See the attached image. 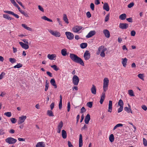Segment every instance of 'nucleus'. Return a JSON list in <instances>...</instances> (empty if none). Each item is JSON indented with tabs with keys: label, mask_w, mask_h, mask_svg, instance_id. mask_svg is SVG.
Wrapping results in <instances>:
<instances>
[{
	"label": "nucleus",
	"mask_w": 147,
	"mask_h": 147,
	"mask_svg": "<svg viewBox=\"0 0 147 147\" xmlns=\"http://www.w3.org/2000/svg\"><path fill=\"white\" fill-rule=\"evenodd\" d=\"M69 57L74 62L83 65V60L76 55L73 53H70Z\"/></svg>",
	"instance_id": "f257e3e1"
},
{
	"label": "nucleus",
	"mask_w": 147,
	"mask_h": 147,
	"mask_svg": "<svg viewBox=\"0 0 147 147\" xmlns=\"http://www.w3.org/2000/svg\"><path fill=\"white\" fill-rule=\"evenodd\" d=\"M101 50H102V51L100 53V55L102 57H104L105 56V52L107 50V49L106 48H105L103 46H101L98 48L97 54V55L99 54Z\"/></svg>",
	"instance_id": "f03ea898"
},
{
	"label": "nucleus",
	"mask_w": 147,
	"mask_h": 147,
	"mask_svg": "<svg viewBox=\"0 0 147 147\" xmlns=\"http://www.w3.org/2000/svg\"><path fill=\"white\" fill-rule=\"evenodd\" d=\"M109 80L107 78H105L103 80V89L104 92L108 90Z\"/></svg>",
	"instance_id": "7ed1b4c3"
},
{
	"label": "nucleus",
	"mask_w": 147,
	"mask_h": 147,
	"mask_svg": "<svg viewBox=\"0 0 147 147\" xmlns=\"http://www.w3.org/2000/svg\"><path fill=\"white\" fill-rule=\"evenodd\" d=\"M5 141L7 143L9 144H14L16 142L17 140L16 139L12 137H9L5 140Z\"/></svg>",
	"instance_id": "20e7f679"
},
{
	"label": "nucleus",
	"mask_w": 147,
	"mask_h": 147,
	"mask_svg": "<svg viewBox=\"0 0 147 147\" xmlns=\"http://www.w3.org/2000/svg\"><path fill=\"white\" fill-rule=\"evenodd\" d=\"M49 32L53 36L56 37H59L61 36V34L57 31H54L51 30H49Z\"/></svg>",
	"instance_id": "39448f33"
},
{
	"label": "nucleus",
	"mask_w": 147,
	"mask_h": 147,
	"mask_svg": "<svg viewBox=\"0 0 147 147\" xmlns=\"http://www.w3.org/2000/svg\"><path fill=\"white\" fill-rule=\"evenodd\" d=\"M79 81V79L77 76L74 75L72 78V82L75 86L78 85Z\"/></svg>",
	"instance_id": "423d86ee"
},
{
	"label": "nucleus",
	"mask_w": 147,
	"mask_h": 147,
	"mask_svg": "<svg viewBox=\"0 0 147 147\" xmlns=\"http://www.w3.org/2000/svg\"><path fill=\"white\" fill-rule=\"evenodd\" d=\"M27 118L26 116L22 115L19 118V120L18 121V124H21L23 123Z\"/></svg>",
	"instance_id": "0eeeda50"
},
{
	"label": "nucleus",
	"mask_w": 147,
	"mask_h": 147,
	"mask_svg": "<svg viewBox=\"0 0 147 147\" xmlns=\"http://www.w3.org/2000/svg\"><path fill=\"white\" fill-rule=\"evenodd\" d=\"M65 34L68 39L71 40L74 38V35L72 33L69 32H65Z\"/></svg>",
	"instance_id": "6e6552de"
},
{
	"label": "nucleus",
	"mask_w": 147,
	"mask_h": 147,
	"mask_svg": "<svg viewBox=\"0 0 147 147\" xmlns=\"http://www.w3.org/2000/svg\"><path fill=\"white\" fill-rule=\"evenodd\" d=\"M82 28V26H76L72 28V30L74 32L76 33L78 32Z\"/></svg>",
	"instance_id": "1a4fd4ad"
},
{
	"label": "nucleus",
	"mask_w": 147,
	"mask_h": 147,
	"mask_svg": "<svg viewBox=\"0 0 147 147\" xmlns=\"http://www.w3.org/2000/svg\"><path fill=\"white\" fill-rule=\"evenodd\" d=\"M90 57V54L88 51H86L85 52L84 57L85 60H88L89 59Z\"/></svg>",
	"instance_id": "9d476101"
},
{
	"label": "nucleus",
	"mask_w": 147,
	"mask_h": 147,
	"mask_svg": "<svg viewBox=\"0 0 147 147\" xmlns=\"http://www.w3.org/2000/svg\"><path fill=\"white\" fill-rule=\"evenodd\" d=\"M128 27V24L126 23H120L119 27L122 29H125Z\"/></svg>",
	"instance_id": "9b49d317"
},
{
	"label": "nucleus",
	"mask_w": 147,
	"mask_h": 147,
	"mask_svg": "<svg viewBox=\"0 0 147 147\" xmlns=\"http://www.w3.org/2000/svg\"><path fill=\"white\" fill-rule=\"evenodd\" d=\"M103 32L105 37L108 38L110 37V33L108 30L107 29H104L103 30Z\"/></svg>",
	"instance_id": "f8f14e48"
},
{
	"label": "nucleus",
	"mask_w": 147,
	"mask_h": 147,
	"mask_svg": "<svg viewBox=\"0 0 147 147\" xmlns=\"http://www.w3.org/2000/svg\"><path fill=\"white\" fill-rule=\"evenodd\" d=\"M95 34L96 32L95 30H92L89 32L86 37L87 38H90L94 35Z\"/></svg>",
	"instance_id": "ddd939ff"
},
{
	"label": "nucleus",
	"mask_w": 147,
	"mask_h": 147,
	"mask_svg": "<svg viewBox=\"0 0 147 147\" xmlns=\"http://www.w3.org/2000/svg\"><path fill=\"white\" fill-rule=\"evenodd\" d=\"M19 43L22 48L25 49H27L29 48L28 44H24L22 42H20Z\"/></svg>",
	"instance_id": "4468645a"
},
{
	"label": "nucleus",
	"mask_w": 147,
	"mask_h": 147,
	"mask_svg": "<svg viewBox=\"0 0 147 147\" xmlns=\"http://www.w3.org/2000/svg\"><path fill=\"white\" fill-rule=\"evenodd\" d=\"M63 126V123L62 121H60L59 123L57 129V132L60 133H61V129Z\"/></svg>",
	"instance_id": "2eb2a0df"
},
{
	"label": "nucleus",
	"mask_w": 147,
	"mask_h": 147,
	"mask_svg": "<svg viewBox=\"0 0 147 147\" xmlns=\"http://www.w3.org/2000/svg\"><path fill=\"white\" fill-rule=\"evenodd\" d=\"M90 119V116L89 114H88L85 117L84 119V122L86 124H88Z\"/></svg>",
	"instance_id": "dca6fc26"
},
{
	"label": "nucleus",
	"mask_w": 147,
	"mask_h": 147,
	"mask_svg": "<svg viewBox=\"0 0 147 147\" xmlns=\"http://www.w3.org/2000/svg\"><path fill=\"white\" fill-rule=\"evenodd\" d=\"M121 60V63L123 66L124 67H126L127 65V59L126 58H122Z\"/></svg>",
	"instance_id": "f3484780"
},
{
	"label": "nucleus",
	"mask_w": 147,
	"mask_h": 147,
	"mask_svg": "<svg viewBox=\"0 0 147 147\" xmlns=\"http://www.w3.org/2000/svg\"><path fill=\"white\" fill-rule=\"evenodd\" d=\"M103 8V9L107 11H109L110 9L109 6L107 3H104Z\"/></svg>",
	"instance_id": "a211bd4d"
},
{
	"label": "nucleus",
	"mask_w": 147,
	"mask_h": 147,
	"mask_svg": "<svg viewBox=\"0 0 147 147\" xmlns=\"http://www.w3.org/2000/svg\"><path fill=\"white\" fill-rule=\"evenodd\" d=\"M112 102L111 100H109V107L108 111L111 113L112 111Z\"/></svg>",
	"instance_id": "6ab92c4d"
},
{
	"label": "nucleus",
	"mask_w": 147,
	"mask_h": 147,
	"mask_svg": "<svg viewBox=\"0 0 147 147\" xmlns=\"http://www.w3.org/2000/svg\"><path fill=\"white\" fill-rule=\"evenodd\" d=\"M96 86L94 85H92L91 88V92L94 94H96Z\"/></svg>",
	"instance_id": "aec40b11"
},
{
	"label": "nucleus",
	"mask_w": 147,
	"mask_h": 147,
	"mask_svg": "<svg viewBox=\"0 0 147 147\" xmlns=\"http://www.w3.org/2000/svg\"><path fill=\"white\" fill-rule=\"evenodd\" d=\"M56 57V55L55 54H49L47 55V57L50 60H55V58Z\"/></svg>",
	"instance_id": "412c9836"
},
{
	"label": "nucleus",
	"mask_w": 147,
	"mask_h": 147,
	"mask_svg": "<svg viewBox=\"0 0 147 147\" xmlns=\"http://www.w3.org/2000/svg\"><path fill=\"white\" fill-rule=\"evenodd\" d=\"M83 145L82 143V134H80V135L79 139V147H81Z\"/></svg>",
	"instance_id": "4be33fe9"
},
{
	"label": "nucleus",
	"mask_w": 147,
	"mask_h": 147,
	"mask_svg": "<svg viewBox=\"0 0 147 147\" xmlns=\"http://www.w3.org/2000/svg\"><path fill=\"white\" fill-rule=\"evenodd\" d=\"M50 83L52 86H54V88H57V86L56 84L55 81L54 79H52L51 80Z\"/></svg>",
	"instance_id": "5701e85b"
},
{
	"label": "nucleus",
	"mask_w": 147,
	"mask_h": 147,
	"mask_svg": "<svg viewBox=\"0 0 147 147\" xmlns=\"http://www.w3.org/2000/svg\"><path fill=\"white\" fill-rule=\"evenodd\" d=\"M44 142H40L37 143L36 145V147H45V145Z\"/></svg>",
	"instance_id": "b1692460"
},
{
	"label": "nucleus",
	"mask_w": 147,
	"mask_h": 147,
	"mask_svg": "<svg viewBox=\"0 0 147 147\" xmlns=\"http://www.w3.org/2000/svg\"><path fill=\"white\" fill-rule=\"evenodd\" d=\"M69 53H67V49H63L61 50V54L63 56H65Z\"/></svg>",
	"instance_id": "393cba45"
},
{
	"label": "nucleus",
	"mask_w": 147,
	"mask_h": 147,
	"mask_svg": "<svg viewBox=\"0 0 147 147\" xmlns=\"http://www.w3.org/2000/svg\"><path fill=\"white\" fill-rule=\"evenodd\" d=\"M105 97V93L104 92H103L102 93V95L101 96V98L100 101V103L102 104L104 100Z\"/></svg>",
	"instance_id": "a878e982"
},
{
	"label": "nucleus",
	"mask_w": 147,
	"mask_h": 147,
	"mask_svg": "<svg viewBox=\"0 0 147 147\" xmlns=\"http://www.w3.org/2000/svg\"><path fill=\"white\" fill-rule=\"evenodd\" d=\"M62 136L63 139H65L67 138V133L64 130H62Z\"/></svg>",
	"instance_id": "bb28decb"
},
{
	"label": "nucleus",
	"mask_w": 147,
	"mask_h": 147,
	"mask_svg": "<svg viewBox=\"0 0 147 147\" xmlns=\"http://www.w3.org/2000/svg\"><path fill=\"white\" fill-rule=\"evenodd\" d=\"M126 18V15L125 13L121 14L119 16V18L122 20H125Z\"/></svg>",
	"instance_id": "cd10ccee"
},
{
	"label": "nucleus",
	"mask_w": 147,
	"mask_h": 147,
	"mask_svg": "<svg viewBox=\"0 0 147 147\" xmlns=\"http://www.w3.org/2000/svg\"><path fill=\"white\" fill-rule=\"evenodd\" d=\"M63 19L66 23L67 24H69L68 20L66 14H63Z\"/></svg>",
	"instance_id": "c85d7f7f"
},
{
	"label": "nucleus",
	"mask_w": 147,
	"mask_h": 147,
	"mask_svg": "<svg viewBox=\"0 0 147 147\" xmlns=\"http://www.w3.org/2000/svg\"><path fill=\"white\" fill-rule=\"evenodd\" d=\"M60 101L59 104V109H61L62 108V96L61 95L60 96Z\"/></svg>",
	"instance_id": "c756f323"
},
{
	"label": "nucleus",
	"mask_w": 147,
	"mask_h": 147,
	"mask_svg": "<svg viewBox=\"0 0 147 147\" xmlns=\"http://www.w3.org/2000/svg\"><path fill=\"white\" fill-rule=\"evenodd\" d=\"M47 115L50 117H53L54 115L51 110H48L47 112Z\"/></svg>",
	"instance_id": "7c9ffc66"
},
{
	"label": "nucleus",
	"mask_w": 147,
	"mask_h": 147,
	"mask_svg": "<svg viewBox=\"0 0 147 147\" xmlns=\"http://www.w3.org/2000/svg\"><path fill=\"white\" fill-rule=\"evenodd\" d=\"M128 93L130 96H135L134 91L132 90H129L128 91Z\"/></svg>",
	"instance_id": "2f4dec72"
},
{
	"label": "nucleus",
	"mask_w": 147,
	"mask_h": 147,
	"mask_svg": "<svg viewBox=\"0 0 147 147\" xmlns=\"http://www.w3.org/2000/svg\"><path fill=\"white\" fill-rule=\"evenodd\" d=\"M124 103L123 100L120 99L118 102V105L120 106V107H123Z\"/></svg>",
	"instance_id": "473e14b6"
},
{
	"label": "nucleus",
	"mask_w": 147,
	"mask_h": 147,
	"mask_svg": "<svg viewBox=\"0 0 147 147\" xmlns=\"http://www.w3.org/2000/svg\"><path fill=\"white\" fill-rule=\"evenodd\" d=\"M114 137L113 134H111L110 135L109 137V140L111 142H113L114 141Z\"/></svg>",
	"instance_id": "72a5a7b5"
},
{
	"label": "nucleus",
	"mask_w": 147,
	"mask_h": 147,
	"mask_svg": "<svg viewBox=\"0 0 147 147\" xmlns=\"http://www.w3.org/2000/svg\"><path fill=\"white\" fill-rule=\"evenodd\" d=\"M124 110L128 113H132L131 110L130 108H129L127 107H125L124 108Z\"/></svg>",
	"instance_id": "f704fd0d"
},
{
	"label": "nucleus",
	"mask_w": 147,
	"mask_h": 147,
	"mask_svg": "<svg viewBox=\"0 0 147 147\" xmlns=\"http://www.w3.org/2000/svg\"><path fill=\"white\" fill-rule=\"evenodd\" d=\"M123 126V124L121 123H119L116 125L113 128V130H115L116 129H117V127H122Z\"/></svg>",
	"instance_id": "c9c22d12"
},
{
	"label": "nucleus",
	"mask_w": 147,
	"mask_h": 147,
	"mask_svg": "<svg viewBox=\"0 0 147 147\" xmlns=\"http://www.w3.org/2000/svg\"><path fill=\"white\" fill-rule=\"evenodd\" d=\"M47 80H46V84L45 85V91H47L49 87V83H47Z\"/></svg>",
	"instance_id": "e433bc0d"
},
{
	"label": "nucleus",
	"mask_w": 147,
	"mask_h": 147,
	"mask_svg": "<svg viewBox=\"0 0 147 147\" xmlns=\"http://www.w3.org/2000/svg\"><path fill=\"white\" fill-rule=\"evenodd\" d=\"M22 65L21 63H18L17 65L14 66L13 67L14 68H19L22 67Z\"/></svg>",
	"instance_id": "4c0bfd02"
},
{
	"label": "nucleus",
	"mask_w": 147,
	"mask_h": 147,
	"mask_svg": "<svg viewBox=\"0 0 147 147\" xmlns=\"http://www.w3.org/2000/svg\"><path fill=\"white\" fill-rule=\"evenodd\" d=\"M51 67L53 68L56 71H57L59 70V68L57 66L55 65H51Z\"/></svg>",
	"instance_id": "58836bf2"
},
{
	"label": "nucleus",
	"mask_w": 147,
	"mask_h": 147,
	"mask_svg": "<svg viewBox=\"0 0 147 147\" xmlns=\"http://www.w3.org/2000/svg\"><path fill=\"white\" fill-rule=\"evenodd\" d=\"M9 61L11 63H13L16 62V60L14 58H9Z\"/></svg>",
	"instance_id": "ea45409f"
},
{
	"label": "nucleus",
	"mask_w": 147,
	"mask_h": 147,
	"mask_svg": "<svg viewBox=\"0 0 147 147\" xmlns=\"http://www.w3.org/2000/svg\"><path fill=\"white\" fill-rule=\"evenodd\" d=\"M138 76L142 80H144V76L143 74H139L138 75Z\"/></svg>",
	"instance_id": "a19ab883"
},
{
	"label": "nucleus",
	"mask_w": 147,
	"mask_h": 147,
	"mask_svg": "<svg viewBox=\"0 0 147 147\" xmlns=\"http://www.w3.org/2000/svg\"><path fill=\"white\" fill-rule=\"evenodd\" d=\"M4 115L7 117H10L11 116V112H7L4 113Z\"/></svg>",
	"instance_id": "79ce46f5"
},
{
	"label": "nucleus",
	"mask_w": 147,
	"mask_h": 147,
	"mask_svg": "<svg viewBox=\"0 0 147 147\" xmlns=\"http://www.w3.org/2000/svg\"><path fill=\"white\" fill-rule=\"evenodd\" d=\"M143 140L144 145L145 146H147V141L144 138H143Z\"/></svg>",
	"instance_id": "37998d69"
},
{
	"label": "nucleus",
	"mask_w": 147,
	"mask_h": 147,
	"mask_svg": "<svg viewBox=\"0 0 147 147\" xmlns=\"http://www.w3.org/2000/svg\"><path fill=\"white\" fill-rule=\"evenodd\" d=\"M12 123H15L17 122V119L15 118H11L10 119Z\"/></svg>",
	"instance_id": "c03bdc74"
},
{
	"label": "nucleus",
	"mask_w": 147,
	"mask_h": 147,
	"mask_svg": "<svg viewBox=\"0 0 147 147\" xmlns=\"http://www.w3.org/2000/svg\"><path fill=\"white\" fill-rule=\"evenodd\" d=\"M110 15L109 14H108L107 15L105 18V21L107 22L109 20Z\"/></svg>",
	"instance_id": "a18cd8bd"
},
{
	"label": "nucleus",
	"mask_w": 147,
	"mask_h": 147,
	"mask_svg": "<svg viewBox=\"0 0 147 147\" xmlns=\"http://www.w3.org/2000/svg\"><path fill=\"white\" fill-rule=\"evenodd\" d=\"M90 8L92 11H93L94 10V4L93 3H92L90 4Z\"/></svg>",
	"instance_id": "49530a36"
},
{
	"label": "nucleus",
	"mask_w": 147,
	"mask_h": 147,
	"mask_svg": "<svg viewBox=\"0 0 147 147\" xmlns=\"http://www.w3.org/2000/svg\"><path fill=\"white\" fill-rule=\"evenodd\" d=\"M4 12L5 13H7L9 14H11L12 15H13V12L12 11H4Z\"/></svg>",
	"instance_id": "de8ad7c7"
},
{
	"label": "nucleus",
	"mask_w": 147,
	"mask_h": 147,
	"mask_svg": "<svg viewBox=\"0 0 147 147\" xmlns=\"http://www.w3.org/2000/svg\"><path fill=\"white\" fill-rule=\"evenodd\" d=\"M67 108V111L69 112L70 109V102H68V103Z\"/></svg>",
	"instance_id": "09e8293b"
},
{
	"label": "nucleus",
	"mask_w": 147,
	"mask_h": 147,
	"mask_svg": "<svg viewBox=\"0 0 147 147\" xmlns=\"http://www.w3.org/2000/svg\"><path fill=\"white\" fill-rule=\"evenodd\" d=\"M87 105L90 108H91L92 106V102H89L87 103Z\"/></svg>",
	"instance_id": "8fccbe9b"
},
{
	"label": "nucleus",
	"mask_w": 147,
	"mask_h": 147,
	"mask_svg": "<svg viewBox=\"0 0 147 147\" xmlns=\"http://www.w3.org/2000/svg\"><path fill=\"white\" fill-rule=\"evenodd\" d=\"M5 74V73L4 72H2L1 74L0 75V80L2 79L4 76Z\"/></svg>",
	"instance_id": "3c124183"
},
{
	"label": "nucleus",
	"mask_w": 147,
	"mask_h": 147,
	"mask_svg": "<svg viewBox=\"0 0 147 147\" xmlns=\"http://www.w3.org/2000/svg\"><path fill=\"white\" fill-rule=\"evenodd\" d=\"M123 107H120L118 109V112L119 113L123 111Z\"/></svg>",
	"instance_id": "603ef678"
},
{
	"label": "nucleus",
	"mask_w": 147,
	"mask_h": 147,
	"mask_svg": "<svg viewBox=\"0 0 147 147\" xmlns=\"http://www.w3.org/2000/svg\"><path fill=\"white\" fill-rule=\"evenodd\" d=\"M86 14L87 17L88 18H90L91 16V15L89 11L87 12Z\"/></svg>",
	"instance_id": "864d4df0"
},
{
	"label": "nucleus",
	"mask_w": 147,
	"mask_h": 147,
	"mask_svg": "<svg viewBox=\"0 0 147 147\" xmlns=\"http://www.w3.org/2000/svg\"><path fill=\"white\" fill-rule=\"evenodd\" d=\"M38 9L42 12H44L43 8L40 5H39L38 6Z\"/></svg>",
	"instance_id": "5fc2aeb1"
},
{
	"label": "nucleus",
	"mask_w": 147,
	"mask_h": 147,
	"mask_svg": "<svg viewBox=\"0 0 147 147\" xmlns=\"http://www.w3.org/2000/svg\"><path fill=\"white\" fill-rule=\"evenodd\" d=\"M54 105L55 104L54 102H52L50 105V106L51 110H52L54 108Z\"/></svg>",
	"instance_id": "6e6d98bb"
},
{
	"label": "nucleus",
	"mask_w": 147,
	"mask_h": 147,
	"mask_svg": "<svg viewBox=\"0 0 147 147\" xmlns=\"http://www.w3.org/2000/svg\"><path fill=\"white\" fill-rule=\"evenodd\" d=\"M136 32L134 30H132L131 32V35L132 36H134L136 34Z\"/></svg>",
	"instance_id": "4d7b16f0"
},
{
	"label": "nucleus",
	"mask_w": 147,
	"mask_h": 147,
	"mask_svg": "<svg viewBox=\"0 0 147 147\" xmlns=\"http://www.w3.org/2000/svg\"><path fill=\"white\" fill-rule=\"evenodd\" d=\"M9 15H7V14H4L3 15V17L4 18H5L7 19L8 20V18H9Z\"/></svg>",
	"instance_id": "13d9d810"
},
{
	"label": "nucleus",
	"mask_w": 147,
	"mask_h": 147,
	"mask_svg": "<svg viewBox=\"0 0 147 147\" xmlns=\"http://www.w3.org/2000/svg\"><path fill=\"white\" fill-rule=\"evenodd\" d=\"M134 5V3H131L129 4L128 5V7L129 8H130L132 7Z\"/></svg>",
	"instance_id": "bf43d9fd"
},
{
	"label": "nucleus",
	"mask_w": 147,
	"mask_h": 147,
	"mask_svg": "<svg viewBox=\"0 0 147 147\" xmlns=\"http://www.w3.org/2000/svg\"><path fill=\"white\" fill-rule=\"evenodd\" d=\"M142 108L144 111H146L147 110V107L145 105H143L142 106Z\"/></svg>",
	"instance_id": "052dcab7"
},
{
	"label": "nucleus",
	"mask_w": 147,
	"mask_h": 147,
	"mask_svg": "<svg viewBox=\"0 0 147 147\" xmlns=\"http://www.w3.org/2000/svg\"><path fill=\"white\" fill-rule=\"evenodd\" d=\"M129 22H132V18H129L126 19Z\"/></svg>",
	"instance_id": "680f3d73"
},
{
	"label": "nucleus",
	"mask_w": 147,
	"mask_h": 147,
	"mask_svg": "<svg viewBox=\"0 0 147 147\" xmlns=\"http://www.w3.org/2000/svg\"><path fill=\"white\" fill-rule=\"evenodd\" d=\"M4 130L2 129H0V135H3L5 134V132H4Z\"/></svg>",
	"instance_id": "e2e57ef3"
},
{
	"label": "nucleus",
	"mask_w": 147,
	"mask_h": 147,
	"mask_svg": "<svg viewBox=\"0 0 147 147\" xmlns=\"http://www.w3.org/2000/svg\"><path fill=\"white\" fill-rule=\"evenodd\" d=\"M47 74L50 77H52V74L50 72L47 71Z\"/></svg>",
	"instance_id": "0e129e2a"
},
{
	"label": "nucleus",
	"mask_w": 147,
	"mask_h": 147,
	"mask_svg": "<svg viewBox=\"0 0 147 147\" xmlns=\"http://www.w3.org/2000/svg\"><path fill=\"white\" fill-rule=\"evenodd\" d=\"M100 3L99 0H95V3L96 5H98Z\"/></svg>",
	"instance_id": "69168bd1"
},
{
	"label": "nucleus",
	"mask_w": 147,
	"mask_h": 147,
	"mask_svg": "<svg viewBox=\"0 0 147 147\" xmlns=\"http://www.w3.org/2000/svg\"><path fill=\"white\" fill-rule=\"evenodd\" d=\"M57 20L59 24L61 25V26H63L61 22L60 21V19L59 18H57Z\"/></svg>",
	"instance_id": "338daca9"
},
{
	"label": "nucleus",
	"mask_w": 147,
	"mask_h": 147,
	"mask_svg": "<svg viewBox=\"0 0 147 147\" xmlns=\"http://www.w3.org/2000/svg\"><path fill=\"white\" fill-rule=\"evenodd\" d=\"M22 40L25 43V44H28V40L26 39H24Z\"/></svg>",
	"instance_id": "774afa93"
}]
</instances>
